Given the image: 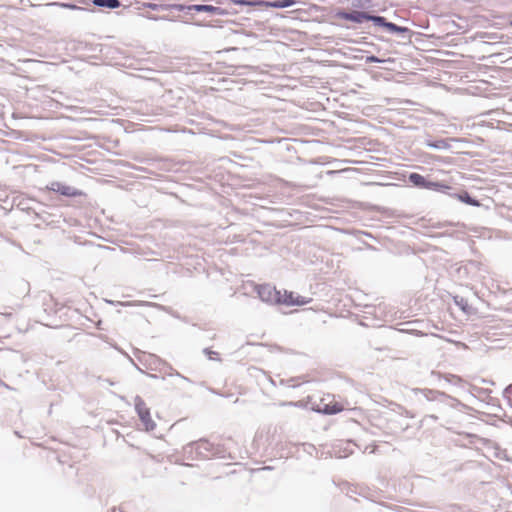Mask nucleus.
Masks as SVG:
<instances>
[{
  "label": "nucleus",
  "mask_w": 512,
  "mask_h": 512,
  "mask_svg": "<svg viewBox=\"0 0 512 512\" xmlns=\"http://www.w3.org/2000/svg\"><path fill=\"white\" fill-rule=\"evenodd\" d=\"M366 21H373L375 24L385 27V24H387L384 17L381 16H371L369 15V18L366 19Z\"/></svg>",
  "instance_id": "nucleus-13"
},
{
  "label": "nucleus",
  "mask_w": 512,
  "mask_h": 512,
  "mask_svg": "<svg viewBox=\"0 0 512 512\" xmlns=\"http://www.w3.org/2000/svg\"><path fill=\"white\" fill-rule=\"evenodd\" d=\"M316 410L324 414H337L344 410V405L338 402L333 395H326L316 405Z\"/></svg>",
  "instance_id": "nucleus-1"
},
{
  "label": "nucleus",
  "mask_w": 512,
  "mask_h": 512,
  "mask_svg": "<svg viewBox=\"0 0 512 512\" xmlns=\"http://www.w3.org/2000/svg\"><path fill=\"white\" fill-rule=\"evenodd\" d=\"M453 197L458 199L461 202L468 204V205H472V206H476V207L480 206V202L478 200L471 198L469 193L466 191H463L458 194H454Z\"/></svg>",
  "instance_id": "nucleus-8"
},
{
  "label": "nucleus",
  "mask_w": 512,
  "mask_h": 512,
  "mask_svg": "<svg viewBox=\"0 0 512 512\" xmlns=\"http://www.w3.org/2000/svg\"><path fill=\"white\" fill-rule=\"evenodd\" d=\"M385 28L388 29L390 32H405L407 29L404 27L397 26L394 23L387 22L385 24Z\"/></svg>",
  "instance_id": "nucleus-14"
},
{
  "label": "nucleus",
  "mask_w": 512,
  "mask_h": 512,
  "mask_svg": "<svg viewBox=\"0 0 512 512\" xmlns=\"http://www.w3.org/2000/svg\"><path fill=\"white\" fill-rule=\"evenodd\" d=\"M191 10L196 12H208V13H216L218 8L212 5H193L190 7Z\"/></svg>",
  "instance_id": "nucleus-12"
},
{
  "label": "nucleus",
  "mask_w": 512,
  "mask_h": 512,
  "mask_svg": "<svg viewBox=\"0 0 512 512\" xmlns=\"http://www.w3.org/2000/svg\"><path fill=\"white\" fill-rule=\"evenodd\" d=\"M409 181L414 186L425 188V189L444 191V190H448L451 188L449 185L444 184V183L427 181L422 175H420L418 173H411L409 175Z\"/></svg>",
  "instance_id": "nucleus-2"
},
{
  "label": "nucleus",
  "mask_w": 512,
  "mask_h": 512,
  "mask_svg": "<svg viewBox=\"0 0 512 512\" xmlns=\"http://www.w3.org/2000/svg\"><path fill=\"white\" fill-rule=\"evenodd\" d=\"M256 291L262 301L278 304L280 299V290L270 284H262L256 287Z\"/></svg>",
  "instance_id": "nucleus-3"
},
{
  "label": "nucleus",
  "mask_w": 512,
  "mask_h": 512,
  "mask_svg": "<svg viewBox=\"0 0 512 512\" xmlns=\"http://www.w3.org/2000/svg\"><path fill=\"white\" fill-rule=\"evenodd\" d=\"M235 4H246L247 2L245 0H233Z\"/></svg>",
  "instance_id": "nucleus-16"
},
{
  "label": "nucleus",
  "mask_w": 512,
  "mask_h": 512,
  "mask_svg": "<svg viewBox=\"0 0 512 512\" xmlns=\"http://www.w3.org/2000/svg\"><path fill=\"white\" fill-rule=\"evenodd\" d=\"M295 4L294 0H277L273 2H265V5L273 8H286Z\"/></svg>",
  "instance_id": "nucleus-11"
},
{
  "label": "nucleus",
  "mask_w": 512,
  "mask_h": 512,
  "mask_svg": "<svg viewBox=\"0 0 512 512\" xmlns=\"http://www.w3.org/2000/svg\"><path fill=\"white\" fill-rule=\"evenodd\" d=\"M93 4L99 7H107V8H118L120 6L119 0H93Z\"/></svg>",
  "instance_id": "nucleus-9"
},
{
  "label": "nucleus",
  "mask_w": 512,
  "mask_h": 512,
  "mask_svg": "<svg viewBox=\"0 0 512 512\" xmlns=\"http://www.w3.org/2000/svg\"><path fill=\"white\" fill-rule=\"evenodd\" d=\"M51 189L63 196H68V197H78V196L83 195V193L81 191H79L71 186L64 185V184H61L58 182L52 183Z\"/></svg>",
  "instance_id": "nucleus-7"
},
{
  "label": "nucleus",
  "mask_w": 512,
  "mask_h": 512,
  "mask_svg": "<svg viewBox=\"0 0 512 512\" xmlns=\"http://www.w3.org/2000/svg\"><path fill=\"white\" fill-rule=\"evenodd\" d=\"M310 299L302 297L300 295L295 294L292 291L280 290V299L278 304L287 305V306H301L308 304Z\"/></svg>",
  "instance_id": "nucleus-4"
},
{
  "label": "nucleus",
  "mask_w": 512,
  "mask_h": 512,
  "mask_svg": "<svg viewBox=\"0 0 512 512\" xmlns=\"http://www.w3.org/2000/svg\"><path fill=\"white\" fill-rule=\"evenodd\" d=\"M366 62H369V63H372V62H382V60H380L376 56H369V57H367Z\"/></svg>",
  "instance_id": "nucleus-15"
},
{
  "label": "nucleus",
  "mask_w": 512,
  "mask_h": 512,
  "mask_svg": "<svg viewBox=\"0 0 512 512\" xmlns=\"http://www.w3.org/2000/svg\"><path fill=\"white\" fill-rule=\"evenodd\" d=\"M135 409L137 411V414L144 426V429L146 431H152L155 429L156 427V424L155 422L152 420L151 418V415H150V410L149 408L146 406V404L143 402V401H138L136 402L135 404Z\"/></svg>",
  "instance_id": "nucleus-5"
},
{
  "label": "nucleus",
  "mask_w": 512,
  "mask_h": 512,
  "mask_svg": "<svg viewBox=\"0 0 512 512\" xmlns=\"http://www.w3.org/2000/svg\"><path fill=\"white\" fill-rule=\"evenodd\" d=\"M335 17L338 19L348 20L355 23H362L369 18V14L362 11H352L350 13L344 11H337Z\"/></svg>",
  "instance_id": "nucleus-6"
},
{
  "label": "nucleus",
  "mask_w": 512,
  "mask_h": 512,
  "mask_svg": "<svg viewBox=\"0 0 512 512\" xmlns=\"http://www.w3.org/2000/svg\"><path fill=\"white\" fill-rule=\"evenodd\" d=\"M210 443L207 440H199L197 442H194L188 446L190 450H196L202 452L203 450L209 451L210 450Z\"/></svg>",
  "instance_id": "nucleus-10"
},
{
  "label": "nucleus",
  "mask_w": 512,
  "mask_h": 512,
  "mask_svg": "<svg viewBox=\"0 0 512 512\" xmlns=\"http://www.w3.org/2000/svg\"><path fill=\"white\" fill-rule=\"evenodd\" d=\"M510 25L512 26V21L510 22Z\"/></svg>",
  "instance_id": "nucleus-17"
}]
</instances>
